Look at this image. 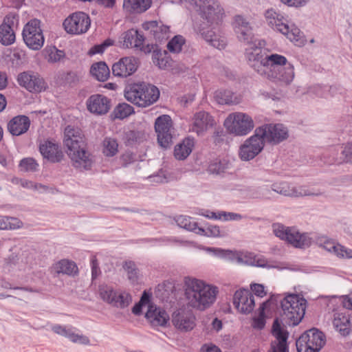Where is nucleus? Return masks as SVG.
I'll return each mask as SVG.
<instances>
[{"instance_id": "49530a36", "label": "nucleus", "mask_w": 352, "mask_h": 352, "mask_svg": "<svg viewBox=\"0 0 352 352\" xmlns=\"http://www.w3.org/2000/svg\"><path fill=\"white\" fill-rule=\"evenodd\" d=\"M270 301L267 300L263 302L259 307V315L257 318H253L252 326L254 329H262L265 325V310L270 305Z\"/></svg>"}, {"instance_id": "1a4fd4ad", "label": "nucleus", "mask_w": 352, "mask_h": 352, "mask_svg": "<svg viewBox=\"0 0 352 352\" xmlns=\"http://www.w3.org/2000/svg\"><path fill=\"white\" fill-rule=\"evenodd\" d=\"M22 36L24 43L30 49L40 50L45 41L40 20L33 19L28 21L23 27Z\"/></svg>"}, {"instance_id": "473e14b6", "label": "nucleus", "mask_w": 352, "mask_h": 352, "mask_svg": "<svg viewBox=\"0 0 352 352\" xmlns=\"http://www.w3.org/2000/svg\"><path fill=\"white\" fill-rule=\"evenodd\" d=\"M152 0H124L123 8L132 13L141 14L148 10Z\"/></svg>"}, {"instance_id": "a211bd4d", "label": "nucleus", "mask_w": 352, "mask_h": 352, "mask_svg": "<svg viewBox=\"0 0 352 352\" xmlns=\"http://www.w3.org/2000/svg\"><path fill=\"white\" fill-rule=\"evenodd\" d=\"M123 45L127 48H135L145 54L152 52L153 44L144 45L145 36L137 30L130 29L124 34Z\"/></svg>"}, {"instance_id": "a19ab883", "label": "nucleus", "mask_w": 352, "mask_h": 352, "mask_svg": "<svg viewBox=\"0 0 352 352\" xmlns=\"http://www.w3.org/2000/svg\"><path fill=\"white\" fill-rule=\"evenodd\" d=\"M16 39L14 30L7 25H0V43L8 46L14 43Z\"/></svg>"}, {"instance_id": "4468645a", "label": "nucleus", "mask_w": 352, "mask_h": 352, "mask_svg": "<svg viewBox=\"0 0 352 352\" xmlns=\"http://www.w3.org/2000/svg\"><path fill=\"white\" fill-rule=\"evenodd\" d=\"M274 234L286 242H310L314 240L307 233H300L296 227H287L280 223L272 225Z\"/></svg>"}, {"instance_id": "f03ea898", "label": "nucleus", "mask_w": 352, "mask_h": 352, "mask_svg": "<svg viewBox=\"0 0 352 352\" xmlns=\"http://www.w3.org/2000/svg\"><path fill=\"white\" fill-rule=\"evenodd\" d=\"M198 8L201 16L206 20L198 28L201 36L212 46L217 49H223L226 45L224 38L219 36L213 31L214 25H218L224 14L223 8L216 0H190Z\"/></svg>"}, {"instance_id": "680f3d73", "label": "nucleus", "mask_w": 352, "mask_h": 352, "mask_svg": "<svg viewBox=\"0 0 352 352\" xmlns=\"http://www.w3.org/2000/svg\"><path fill=\"white\" fill-rule=\"evenodd\" d=\"M100 270L98 267V263L95 256L91 258V275L92 278L95 279L100 274Z\"/></svg>"}, {"instance_id": "dca6fc26", "label": "nucleus", "mask_w": 352, "mask_h": 352, "mask_svg": "<svg viewBox=\"0 0 352 352\" xmlns=\"http://www.w3.org/2000/svg\"><path fill=\"white\" fill-rule=\"evenodd\" d=\"M142 28L147 32V36L155 41L154 47L166 41L170 36V28L162 21H150L142 23Z\"/></svg>"}, {"instance_id": "f3484780", "label": "nucleus", "mask_w": 352, "mask_h": 352, "mask_svg": "<svg viewBox=\"0 0 352 352\" xmlns=\"http://www.w3.org/2000/svg\"><path fill=\"white\" fill-rule=\"evenodd\" d=\"M272 334L275 340L272 341L269 352H289L287 344L289 333L281 327L278 318L273 322Z\"/></svg>"}, {"instance_id": "9d476101", "label": "nucleus", "mask_w": 352, "mask_h": 352, "mask_svg": "<svg viewBox=\"0 0 352 352\" xmlns=\"http://www.w3.org/2000/svg\"><path fill=\"white\" fill-rule=\"evenodd\" d=\"M263 130L256 129L254 134L247 139L240 146L239 156L243 161H249L254 159L263 149L265 141L263 135Z\"/></svg>"}, {"instance_id": "052dcab7", "label": "nucleus", "mask_w": 352, "mask_h": 352, "mask_svg": "<svg viewBox=\"0 0 352 352\" xmlns=\"http://www.w3.org/2000/svg\"><path fill=\"white\" fill-rule=\"evenodd\" d=\"M252 292L259 297H263L266 294L263 285L254 283L251 285Z\"/></svg>"}, {"instance_id": "6e6552de", "label": "nucleus", "mask_w": 352, "mask_h": 352, "mask_svg": "<svg viewBox=\"0 0 352 352\" xmlns=\"http://www.w3.org/2000/svg\"><path fill=\"white\" fill-rule=\"evenodd\" d=\"M224 126L231 133L245 135L254 129V124L249 115L242 112H235L229 114L224 122Z\"/></svg>"}, {"instance_id": "c85d7f7f", "label": "nucleus", "mask_w": 352, "mask_h": 352, "mask_svg": "<svg viewBox=\"0 0 352 352\" xmlns=\"http://www.w3.org/2000/svg\"><path fill=\"white\" fill-rule=\"evenodd\" d=\"M30 126V120L26 116L14 117L8 123V130L12 135H20L26 133Z\"/></svg>"}, {"instance_id": "a878e982", "label": "nucleus", "mask_w": 352, "mask_h": 352, "mask_svg": "<svg viewBox=\"0 0 352 352\" xmlns=\"http://www.w3.org/2000/svg\"><path fill=\"white\" fill-rule=\"evenodd\" d=\"M138 68L137 61L133 57L121 58L111 67L113 75L120 77H126L133 74Z\"/></svg>"}, {"instance_id": "3c124183", "label": "nucleus", "mask_w": 352, "mask_h": 352, "mask_svg": "<svg viewBox=\"0 0 352 352\" xmlns=\"http://www.w3.org/2000/svg\"><path fill=\"white\" fill-rule=\"evenodd\" d=\"M206 217L214 219H221L224 220H235L241 218V215L233 213V212H220L218 213L210 212V214H206Z\"/></svg>"}, {"instance_id": "bf43d9fd", "label": "nucleus", "mask_w": 352, "mask_h": 352, "mask_svg": "<svg viewBox=\"0 0 352 352\" xmlns=\"http://www.w3.org/2000/svg\"><path fill=\"white\" fill-rule=\"evenodd\" d=\"M100 297L107 303H110V288L107 285H102L99 287Z\"/></svg>"}, {"instance_id": "58836bf2", "label": "nucleus", "mask_w": 352, "mask_h": 352, "mask_svg": "<svg viewBox=\"0 0 352 352\" xmlns=\"http://www.w3.org/2000/svg\"><path fill=\"white\" fill-rule=\"evenodd\" d=\"M132 301L131 296L126 292L113 291L111 289V304L120 307L125 308L129 305Z\"/></svg>"}, {"instance_id": "c03bdc74", "label": "nucleus", "mask_w": 352, "mask_h": 352, "mask_svg": "<svg viewBox=\"0 0 352 352\" xmlns=\"http://www.w3.org/2000/svg\"><path fill=\"white\" fill-rule=\"evenodd\" d=\"M113 113L115 118L123 120L134 113V109L130 104L122 102L115 107Z\"/></svg>"}, {"instance_id": "e433bc0d", "label": "nucleus", "mask_w": 352, "mask_h": 352, "mask_svg": "<svg viewBox=\"0 0 352 352\" xmlns=\"http://www.w3.org/2000/svg\"><path fill=\"white\" fill-rule=\"evenodd\" d=\"M231 168V163L226 159H216L211 162L208 166V171L210 174L221 175Z\"/></svg>"}, {"instance_id": "f704fd0d", "label": "nucleus", "mask_w": 352, "mask_h": 352, "mask_svg": "<svg viewBox=\"0 0 352 352\" xmlns=\"http://www.w3.org/2000/svg\"><path fill=\"white\" fill-rule=\"evenodd\" d=\"M194 146L193 140L190 138L184 139L181 143L175 146L174 156L177 160H184L190 154Z\"/></svg>"}, {"instance_id": "6e6d98bb", "label": "nucleus", "mask_w": 352, "mask_h": 352, "mask_svg": "<svg viewBox=\"0 0 352 352\" xmlns=\"http://www.w3.org/2000/svg\"><path fill=\"white\" fill-rule=\"evenodd\" d=\"M19 22V14L16 12H9L3 19L1 25H7L13 29L15 25H17Z\"/></svg>"}, {"instance_id": "423d86ee", "label": "nucleus", "mask_w": 352, "mask_h": 352, "mask_svg": "<svg viewBox=\"0 0 352 352\" xmlns=\"http://www.w3.org/2000/svg\"><path fill=\"white\" fill-rule=\"evenodd\" d=\"M307 300L298 294H289L280 300L281 317L289 326L298 324L303 318Z\"/></svg>"}, {"instance_id": "aec40b11", "label": "nucleus", "mask_w": 352, "mask_h": 352, "mask_svg": "<svg viewBox=\"0 0 352 352\" xmlns=\"http://www.w3.org/2000/svg\"><path fill=\"white\" fill-rule=\"evenodd\" d=\"M233 304L240 313L250 314L253 311L255 305L254 295L248 289L237 290L233 296Z\"/></svg>"}, {"instance_id": "37998d69", "label": "nucleus", "mask_w": 352, "mask_h": 352, "mask_svg": "<svg viewBox=\"0 0 352 352\" xmlns=\"http://www.w3.org/2000/svg\"><path fill=\"white\" fill-rule=\"evenodd\" d=\"M176 223L179 227L197 234L199 226L191 217L180 215L176 218Z\"/></svg>"}, {"instance_id": "a18cd8bd", "label": "nucleus", "mask_w": 352, "mask_h": 352, "mask_svg": "<svg viewBox=\"0 0 352 352\" xmlns=\"http://www.w3.org/2000/svg\"><path fill=\"white\" fill-rule=\"evenodd\" d=\"M22 226L23 223L17 218L0 216V230H15Z\"/></svg>"}, {"instance_id": "69168bd1", "label": "nucleus", "mask_w": 352, "mask_h": 352, "mask_svg": "<svg viewBox=\"0 0 352 352\" xmlns=\"http://www.w3.org/2000/svg\"><path fill=\"white\" fill-rule=\"evenodd\" d=\"M133 155L130 153H125L124 154H123L121 156V157L120 159L121 166H127L129 164L133 162Z\"/></svg>"}, {"instance_id": "cd10ccee", "label": "nucleus", "mask_w": 352, "mask_h": 352, "mask_svg": "<svg viewBox=\"0 0 352 352\" xmlns=\"http://www.w3.org/2000/svg\"><path fill=\"white\" fill-rule=\"evenodd\" d=\"M87 107L91 113L98 115L106 113L109 107L107 98L100 94L91 96L87 100Z\"/></svg>"}, {"instance_id": "4c0bfd02", "label": "nucleus", "mask_w": 352, "mask_h": 352, "mask_svg": "<svg viewBox=\"0 0 352 352\" xmlns=\"http://www.w3.org/2000/svg\"><path fill=\"white\" fill-rule=\"evenodd\" d=\"M122 267L126 272L127 278L132 285H137L140 283V270L134 261H125L123 263Z\"/></svg>"}, {"instance_id": "09e8293b", "label": "nucleus", "mask_w": 352, "mask_h": 352, "mask_svg": "<svg viewBox=\"0 0 352 352\" xmlns=\"http://www.w3.org/2000/svg\"><path fill=\"white\" fill-rule=\"evenodd\" d=\"M185 38L181 35L175 36L167 44V48L170 53L178 54L185 44Z\"/></svg>"}, {"instance_id": "c9c22d12", "label": "nucleus", "mask_w": 352, "mask_h": 352, "mask_svg": "<svg viewBox=\"0 0 352 352\" xmlns=\"http://www.w3.org/2000/svg\"><path fill=\"white\" fill-rule=\"evenodd\" d=\"M90 74L98 81L104 82L107 80L110 71L105 62L100 61L91 65Z\"/></svg>"}, {"instance_id": "4be33fe9", "label": "nucleus", "mask_w": 352, "mask_h": 352, "mask_svg": "<svg viewBox=\"0 0 352 352\" xmlns=\"http://www.w3.org/2000/svg\"><path fill=\"white\" fill-rule=\"evenodd\" d=\"M234 31L238 39L245 43L253 41V33L249 21L241 15H236L232 22Z\"/></svg>"}, {"instance_id": "9b49d317", "label": "nucleus", "mask_w": 352, "mask_h": 352, "mask_svg": "<svg viewBox=\"0 0 352 352\" xmlns=\"http://www.w3.org/2000/svg\"><path fill=\"white\" fill-rule=\"evenodd\" d=\"M91 25V19L88 14L77 12L70 14L63 22L65 31L70 34H82L86 33Z\"/></svg>"}, {"instance_id": "e2e57ef3", "label": "nucleus", "mask_w": 352, "mask_h": 352, "mask_svg": "<svg viewBox=\"0 0 352 352\" xmlns=\"http://www.w3.org/2000/svg\"><path fill=\"white\" fill-rule=\"evenodd\" d=\"M52 329L55 333L66 337L70 329H66L60 324H55Z\"/></svg>"}, {"instance_id": "f257e3e1", "label": "nucleus", "mask_w": 352, "mask_h": 352, "mask_svg": "<svg viewBox=\"0 0 352 352\" xmlns=\"http://www.w3.org/2000/svg\"><path fill=\"white\" fill-rule=\"evenodd\" d=\"M245 56L248 63L258 74L275 82L289 84L294 79V67L287 58L278 54L265 55L261 47L252 41L247 43Z\"/></svg>"}, {"instance_id": "b1692460", "label": "nucleus", "mask_w": 352, "mask_h": 352, "mask_svg": "<svg viewBox=\"0 0 352 352\" xmlns=\"http://www.w3.org/2000/svg\"><path fill=\"white\" fill-rule=\"evenodd\" d=\"M172 322L177 329L185 331L192 330L195 326V317L192 314L182 309L173 312Z\"/></svg>"}, {"instance_id": "5701e85b", "label": "nucleus", "mask_w": 352, "mask_h": 352, "mask_svg": "<svg viewBox=\"0 0 352 352\" xmlns=\"http://www.w3.org/2000/svg\"><path fill=\"white\" fill-rule=\"evenodd\" d=\"M39 151L43 158L52 163L60 162L64 157L62 150L54 140H46L41 142Z\"/></svg>"}, {"instance_id": "39448f33", "label": "nucleus", "mask_w": 352, "mask_h": 352, "mask_svg": "<svg viewBox=\"0 0 352 352\" xmlns=\"http://www.w3.org/2000/svg\"><path fill=\"white\" fill-rule=\"evenodd\" d=\"M124 97L128 101L138 107H146L159 99L160 90L151 84L134 83L125 89Z\"/></svg>"}, {"instance_id": "ddd939ff", "label": "nucleus", "mask_w": 352, "mask_h": 352, "mask_svg": "<svg viewBox=\"0 0 352 352\" xmlns=\"http://www.w3.org/2000/svg\"><path fill=\"white\" fill-rule=\"evenodd\" d=\"M173 123L171 118L168 115L159 116L155 122V129L157 135V141L160 145L164 148H168L172 144Z\"/></svg>"}, {"instance_id": "13d9d810", "label": "nucleus", "mask_w": 352, "mask_h": 352, "mask_svg": "<svg viewBox=\"0 0 352 352\" xmlns=\"http://www.w3.org/2000/svg\"><path fill=\"white\" fill-rule=\"evenodd\" d=\"M65 54L63 51L57 50L55 48L54 50H52L48 56V62L50 63H56L59 61L63 56Z\"/></svg>"}, {"instance_id": "6ab92c4d", "label": "nucleus", "mask_w": 352, "mask_h": 352, "mask_svg": "<svg viewBox=\"0 0 352 352\" xmlns=\"http://www.w3.org/2000/svg\"><path fill=\"white\" fill-rule=\"evenodd\" d=\"M272 190L280 195L290 197L319 196L322 194L321 192H313L305 186L296 188L286 182L274 183Z\"/></svg>"}, {"instance_id": "2eb2a0df", "label": "nucleus", "mask_w": 352, "mask_h": 352, "mask_svg": "<svg viewBox=\"0 0 352 352\" xmlns=\"http://www.w3.org/2000/svg\"><path fill=\"white\" fill-rule=\"evenodd\" d=\"M206 250L209 253H212L222 258L238 264H246L252 265L256 256L251 252H233L228 250H222L219 248H207Z\"/></svg>"}, {"instance_id": "393cba45", "label": "nucleus", "mask_w": 352, "mask_h": 352, "mask_svg": "<svg viewBox=\"0 0 352 352\" xmlns=\"http://www.w3.org/2000/svg\"><path fill=\"white\" fill-rule=\"evenodd\" d=\"M145 317L152 327H165L170 318L167 312L162 308L153 304L148 305Z\"/></svg>"}, {"instance_id": "603ef678", "label": "nucleus", "mask_w": 352, "mask_h": 352, "mask_svg": "<svg viewBox=\"0 0 352 352\" xmlns=\"http://www.w3.org/2000/svg\"><path fill=\"white\" fill-rule=\"evenodd\" d=\"M283 34L287 36V37L292 41H298L300 37V30L298 28L292 25H288L287 32H280Z\"/></svg>"}, {"instance_id": "4d7b16f0", "label": "nucleus", "mask_w": 352, "mask_h": 352, "mask_svg": "<svg viewBox=\"0 0 352 352\" xmlns=\"http://www.w3.org/2000/svg\"><path fill=\"white\" fill-rule=\"evenodd\" d=\"M343 158L342 161L346 162H352V142L346 144L342 151Z\"/></svg>"}, {"instance_id": "5fc2aeb1", "label": "nucleus", "mask_w": 352, "mask_h": 352, "mask_svg": "<svg viewBox=\"0 0 352 352\" xmlns=\"http://www.w3.org/2000/svg\"><path fill=\"white\" fill-rule=\"evenodd\" d=\"M110 45V38H107L103 43L100 45H95L88 51L87 54L92 56L97 54H102L107 47Z\"/></svg>"}, {"instance_id": "7c9ffc66", "label": "nucleus", "mask_w": 352, "mask_h": 352, "mask_svg": "<svg viewBox=\"0 0 352 352\" xmlns=\"http://www.w3.org/2000/svg\"><path fill=\"white\" fill-rule=\"evenodd\" d=\"M52 270L58 274H63L72 276L78 273V268L75 262L68 259H62L55 263L52 266Z\"/></svg>"}, {"instance_id": "bb28decb", "label": "nucleus", "mask_w": 352, "mask_h": 352, "mask_svg": "<svg viewBox=\"0 0 352 352\" xmlns=\"http://www.w3.org/2000/svg\"><path fill=\"white\" fill-rule=\"evenodd\" d=\"M214 124L215 121L212 116L206 111H199L194 116L192 130L200 135Z\"/></svg>"}, {"instance_id": "20e7f679", "label": "nucleus", "mask_w": 352, "mask_h": 352, "mask_svg": "<svg viewBox=\"0 0 352 352\" xmlns=\"http://www.w3.org/2000/svg\"><path fill=\"white\" fill-rule=\"evenodd\" d=\"M185 285V295L190 307L204 311L215 302L219 292L217 287L197 278L186 279Z\"/></svg>"}, {"instance_id": "f8f14e48", "label": "nucleus", "mask_w": 352, "mask_h": 352, "mask_svg": "<svg viewBox=\"0 0 352 352\" xmlns=\"http://www.w3.org/2000/svg\"><path fill=\"white\" fill-rule=\"evenodd\" d=\"M16 81L21 87L31 93H40L45 91L47 87L41 75L30 70L19 73Z\"/></svg>"}, {"instance_id": "412c9836", "label": "nucleus", "mask_w": 352, "mask_h": 352, "mask_svg": "<svg viewBox=\"0 0 352 352\" xmlns=\"http://www.w3.org/2000/svg\"><path fill=\"white\" fill-rule=\"evenodd\" d=\"M263 130L264 141L276 144L286 140L288 137V131L282 124H265L258 127Z\"/></svg>"}, {"instance_id": "79ce46f5", "label": "nucleus", "mask_w": 352, "mask_h": 352, "mask_svg": "<svg viewBox=\"0 0 352 352\" xmlns=\"http://www.w3.org/2000/svg\"><path fill=\"white\" fill-rule=\"evenodd\" d=\"M320 246L326 249L329 252H333L338 256L352 257V251L348 250L341 245V243H320Z\"/></svg>"}, {"instance_id": "de8ad7c7", "label": "nucleus", "mask_w": 352, "mask_h": 352, "mask_svg": "<svg viewBox=\"0 0 352 352\" xmlns=\"http://www.w3.org/2000/svg\"><path fill=\"white\" fill-rule=\"evenodd\" d=\"M197 234L209 237H220L225 236L226 232L221 230L218 226H210L206 229L199 227Z\"/></svg>"}, {"instance_id": "0e129e2a", "label": "nucleus", "mask_w": 352, "mask_h": 352, "mask_svg": "<svg viewBox=\"0 0 352 352\" xmlns=\"http://www.w3.org/2000/svg\"><path fill=\"white\" fill-rule=\"evenodd\" d=\"M284 4H286L289 6H295L299 7L304 6L307 0H280Z\"/></svg>"}, {"instance_id": "ea45409f", "label": "nucleus", "mask_w": 352, "mask_h": 352, "mask_svg": "<svg viewBox=\"0 0 352 352\" xmlns=\"http://www.w3.org/2000/svg\"><path fill=\"white\" fill-rule=\"evenodd\" d=\"M214 97L220 104H232L239 102L237 97L230 90H217Z\"/></svg>"}, {"instance_id": "0eeeda50", "label": "nucleus", "mask_w": 352, "mask_h": 352, "mask_svg": "<svg viewBox=\"0 0 352 352\" xmlns=\"http://www.w3.org/2000/svg\"><path fill=\"white\" fill-rule=\"evenodd\" d=\"M324 333L317 329H311L303 333L296 340L298 352H318L325 344Z\"/></svg>"}, {"instance_id": "774afa93", "label": "nucleus", "mask_w": 352, "mask_h": 352, "mask_svg": "<svg viewBox=\"0 0 352 352\" xmlns=\"http://www.w3.org/2000/svg\"><path fill=\"white\" fill-rule=\"evenodd\" d=\"M201 351L202 352H221V349L215 345L207 346L206 344L201 347Z\"/></svg>"}, {"instance_id": "8fccbe9b", "label": "nucleus", "mask_w": 352, "mask_h": 352, "mask_svg": "<svg viewBox=\"0 0 352 352\" xmlns=\"http://www.w3.org/2000/svg\"><path fill=\"white\" fill-rule=\"evenodd\" d=\"M38 166L36 161L32 157L23 158L20 161L19 168L21 170L25 172H34Z\"/></svg>"}, {"instance_id": "864d4df0", "label": "nucleus", "mask_w": 352, "mask_h": 352, "mask_svg": "<svg viewBox=\"0 0 352 352\" xmlns=\"http://www.w3.org/2000/svg\"><path fill=\"white\" fill-rule=\"evenodd\" d=\"M66 338H68L72 342L80 343L82 344H89V340L87 336L79 335L74 333L72 329H69Z\"/></svg>"}, {"instance_id": "c756f323", "label": "nucleus", "mask_w": 352, "mask_h": 352, "mask_svg": "<svg viewBox=\"0 0 352 352\" xmlns=\"http://www.w3.org/2000/svg\"><path fill=\"white\" fill-rule=\"evenodd\" d=\"M265 16L270 26L278 32H287L288 25L285 23L284 16L276 12L273 9H269L265 12Z\"/></svg>"}, {"instance_id": "2f4dec72", "label": "nucleus", "mask_w": 352, "mask_h": 352, "mask_svg": "<svg viewBox=\"0 0 352 352\" xmlns=\"http://www.w3.org/2000/svg\"><path fill=\"white\" fill-rule=\"evenodd\" d=\"M333 324L336 331L343 336L349 335L350 332L352 331V322L344 314L339 313L336 314Z\"/></svg>"}, {"instance_id": "338daca9", "label": "nucleus", "mask_w": 352, "mask_h": 352, "mask_svg": "<svg viewBox=\"0 0 352 352\" xmlns=\"http://www.w3.org/2000/svg\"><path fill=\"white\" fill-rule=\"evenodd\" d=\"M102 153L107 157L110 156V138H105L102 144Z\"/></svg>"}, {"instance_id": "72a5a7b5", "label": "nucleus", "mask_w": 352, "mask_h": 352, "mask_svg": "<svg viewBox=\"0 0 352 352\" xmlns=\"http://www.w3.org/2000/svg\"><path fill=\"white\" fill-rule=\"evenodd\" d=\"M153 63L160 69H166L171 66L172 60L166 50L158 49L157 46L152 50Z\"/></svg>"}, {"instance_id": "7ed1b4c3", "label": "nucleus", "mask_w": 352, "mask_h": 352, "mask_svg": "<svg viewBox=\"0 0 352 352\" xmlns=\"http://www.w3.org/2000/svg\"><path fill=\"white\" fill-rule=\"evenodd\" d=\"M63 143L67 154L76 168L89 169L92 164L90 153L87 151L85 137L78 127L67 126L65 129Z\"/></svg>"}]
</instances>
